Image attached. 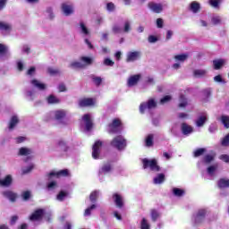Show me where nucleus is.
<instances>
[{
  "mask_svg": "<svg viewBox=\"0 0 229 229\" xmlns=\"http://www.w3.org/2000/svg\"><path fill=\"white\" fill-rule=\"evenodd\" d=\"M62 12L66 17L72 15V13H74V4L67 3L63 4Z\"/></svg>",
  "mask_w": 229,
  "mask_h": 229,
  "instance_id": "nucleus-9",
  "label": "nucleus"
},
{
  "mask_svg": "<svg viewBox=\"0 0 229 229\" xmlns=\"http://www.w3.org/2000/svg\"><path fill=\"white\" fill-rule=\"evenodd\" d=\"M221 123L224 124L225 128L229 127V116L228 115H222L221 116Z\"/></svg>",
  "mask_w": 229,
  "mask_h": 229,
  "instance_id": "nucleus-52",
  "label": "nucleus"
},
{
  "mask_svg": "<svg viewBox=\"0 0 229 229\" xmlns=\"http://www.w3.org/2000/svg\"><path fill=\"white\" fill-rule=\"evenodd\" d=\"M67 174H69L67 170H61L59 172H51L49 177L52 178V176H56V178H60V176H67Z\"/></svg>",
  "mask_w": 229,
  "mask_h": 229,
  "instance_id": "nucleus-34",
  "label": "nucleus"
},
{
  "mask_svg": "<svg viewBox=\"0 0 229 229\" xmlns=\"http://www.w3.org/2000/svg\"><path fill=\"white\" fill-rule=\"evenodd\" d=\"M181 130L184 135H191L194 130L192 129V126L187 124V123H182L181 125Z\"/></svg>",
  "mask_w": 229,
  "mask_h": 229,
  "instance_id": "nucleus-27",
  "label": "nucleus"
},
{
  "mask_svg": "<svg viewBox=\"0 0 229 229\" xmlns=\"http://www.w3.org/2000/svg\"><path fill=\"white\" fill-rule=\"evenodd\" d=\"M219 165L217 164L209 165L207 169L208 174L209 176H214L216 174V172L217 171Z\"/></svg>",
  "mask_w": 229,
  "mask_h": 229,
  "instance_id": "nucleus-35",
  "label": "nucleus"
},
{
  "mask_svg": "<svg viewBox=\"0 0 229 229\" xmlns=\"http://www.w3.org/2000/svg\"><path fill=\"white\" fill-rule=\"evenodd\" d=\"M140 228L141 229H149L150 228L148 219L142 218L141 223H140Z\"/></svg>",
  "mask_w": 229,
  "mask_h": 229,
  "instance_id": "nucleus-54",
  "label": "nucleus"
},
{
  "mask_svg": "<svg viewBox=\"0 0 229 229\" xmlns=\"http://www.w3.org/2000/svg\"><path fill=\"white\" fill-rule=\"evenodd\" d=\"M78 30L79 33H81V35H83L84 37H89V35H90V30L83 21L79 22Z\"/></svg>",
  "mask_w": 229,
  "mask_h": 229,
  "instance_id": "nucleus-17",
  "label": "nucleus"
},
{
  "mask_svg": "<svg viewBox=\"0 0 229 229\" xmlns=\"http://www.w3.org/2000/svg\"><path fill=\"white\" fill-rule=\"evenodd\" d=\"M0 31H2L4 35H8V33L12 31V25L4 21H0Z\"/></svg>",
  "mask_w": 229,
  "mask_h": 229,
  "instance_id": "nucleus-22",
  "label": "nucleus"
},
{
  "mask_svg": "<svg viewBox=\"0 0 229 229\" xmlns=\"http://www.w3.org/2000/svg\"><path fill=\"white\" fill-rule=\"evenodd\" d=\"M148 40L149 44H155V43L158 42V38H157L156 36L150 35V36H148Z\"/></svg>",
  "mask_w": 229,
  "mask_h": 229,
  "instance_id": "nucleus-62",
  "label": "nucleus"
},
{
  "mask_svg": "<svg viewBox=\"0 0 229 229\" xmlns=\"http://www.w3.org/2000/svg\"><path fill=\"white\" fill-rule=\"evenodd\" d=\"M179 102V108H185L188 105L187 98L183 95L180 96Z\"/></svg>",
  "mask_w": 229,
  "mask_h": 229,
  "instance_id": "nucleus-44",
  "label": "nucleus"
},
{
  "mask_svg": "<svg viewBox=\"0 0 229 229\" xmlns=\"http://www.w3.org/2000/svg\"><path fill=\"white\" fill-rule=\"evenodd\" d=\"M112 31H113V33L117 35L119 33H123V28H121V25H119V24H114L112 27Z\"/></svg>",
  "mask_w": 229,
  "mask_h": 229,
  "instance_id": "nucleus-48",
  "label": "nucleus"
},
{
  "mask_svg": "<svg viewBox=\"0 0 229 229\" xmlns=\"http://www.w3.org/2000/svg\"><path fill=\"white\" fill-rule=\"evenodd\" d=\"M4 198L10 199L13 203L17 199V193L13 191L7 190L2 192Z\"/></svg>",
  "mask_w": 229,
  "mask_h": 229,
  "instance_id": "nucleus-21",
  "label": "nucleus"
},
{
  "mask_svg": "<svg viewBox=\"0 0 229 229\" xmlns=\"http://www.w3.org/2000/svg\"><path fill=\"white\" fill-rule=\"evenodd\" d=\"M35 165L33 164H30L27 167L22 168V174H28V173H31Z\"/></svg>",
  "mask_w": 229,
  "mask_h": 229,
  "instance_id": "nucleus-53",
  "label": "nucleus"
},
{
  "mask_svg": "<svg viewBox=\"0 0 229 229\" xmlns=\"http://www.w3.org/2000/svg\"><path fill=\"white\" fill-rule=\"evenodd\" d=\"M123 31V33H130V31H131V21H124Z\"/></svg>",
  "mask_w": 229,
  "mask_h": 229,
  "instance_id": "nucleus-41",
  "label": "nucleus"
},
{
  "mask_svg": "<svg viewBox=\"0 0 229 229\" xmlns=\"http://www.w3.org/2000/svg\"><path fill=\"white\" fill-rule=\"evenodd\" d=\"M205 123H207V113H203L198 117L196 120V126H198V128H201Z\"/></svg>",
  "mask_w": 229,
  "mask_h": 229,
  "instance_id": "nucleus-26",
  "label": "nucleus"
},
{
  "mask_svg": "<svg viewBox=\"0 0 229 229\" xmlns=\"http://www.w3.org/2000/svg\"><path fill=\"white\" fill-rule=\"evenodd\" d=\"M21 198L24 199V201H28V199L31 198V192L30 191H23L21 193Z\"/></svg>",
  "mask_w": 229,
  "mask_h": 229,
  "instance_id": "nucleus-59",
  "label": "nucleus"
},
{
  "mask_svg": "<svg viewBox=\"0 0 229 229\" xmlns=\"http://www.w3.org/2000/svg\"><path fill=\"white\" fill-rule=\"evenodd\" d=\"M106 9L107 10V12L112 13L113 12H115V4L112 2H109L106 4Z\"/></svg>",
  "mask_w": 229,
  "mask_h": 229,
  "instance_id": "nucleus-51",
  "label": "nucleus"
},
{
  "mask_svg": "<svg viewBox=\"0 0 229 229\" xmlns=\"http://www.w3.org/2000/svg\"><path fill=\"white\" fill-rule=\"evenodd\" d=\"M150 217H151L153 223H156V221H157L158 218L160 217V212H158L156 209H152L150 211Z\"/></svg>",
  "mask_w": 229,
  "mask_h": 229,
  "instance_id": "nucleus-40",
  "label": "nucleus"
},
{
  "mask_svg": "<svg viewBox=\"0 0 229 229\" xmlns=\"http://www.w3.org/2000/svg\"><path fill=\"white\" fill-rule=\"evenodd\" d=\"M69 67L71 69H83L85 68V64L80 61H73L70 64Z\"/></svg>",
  "mask_w": 229,
  "mask_h": 229,
  "instance_id": "nucleus-32",
  "label": "nucleus"
},
{
  "mask_svg": "<svg viewBox=\"0 0 229 229\" xmlns=\"http://www.w3.org/2000/svg\"><path fill=\"white\" fill-rule=\"evenodd\" d=\"M193 74L195 78H202V76H205L207 74L206 70H194Z\"/></svg>",
  "mask_w": 229,
  "mask_h": 229,
  "instance_id": "nucleus-46",
  "label": "nucleus"
},
{
  "mask_svg": "<svg viewBox=\"0 0 229 229\" xmlns=\"http://www.w3.org/2000/svg\"><path fill=\"white\" fill-rule=\"evenodd\" d=\"M21 53H24L25 55H30V53H31V47L30 45H23L21 47Z\"/></svg>",
  "mask_w": 229,
  "mask_h": 229,
  "instance_id": "nucleus-55",
  "label": "nucleus"
},
{
  "mask_svg": "<svg viewBox=\"0 0 229 229\" xmlns=\"http://www.w3.org/2000/svg\"><path fill=\"white\" fill-rule=\"evenodd\" d=\"M112 171V165L107 163L104 165L101 169L99 170V174H106V173H110Z\"/></svg>",
  "mask_w": 229,
  "mask_h": 229,
  "instance_id": "nucleus-37",
  "label": "nucleus"
},
{
  "mask_svg": "<svg viewBox=\"0 0 229 229\" xmlns=\"http://www.w3.org/2000/svg\"><path fill=\"white\" fill-rule=\"evenodd\" d=\"M30 85L31 87H33L34 89H37L38 90H46V89H47V85H46L45 83H43L42 81L37 80V79H33L30 81Z\"/></svg>",
  "mask_w": 229,
  "mask_h": 229,
  "instance_id": "nucleus-13",
  "label": "nucleus"
},
{
  "mask_svg": "<svg viewBox=\"0 0 229 229\" xmlns=\"http://www.w3.org/2000/svg\"><path fill=\"white\" fill-rule=\"evenodd\" d=\"M171 99H172L171 96L166 95L163 98H161L160 104L161 105H165V103H169V101H171Z\"/></svg>",
  "mask_w": 229,
  "mask_h": 229,
  "instance_id": "nucleus-61",
  "label": "nucleus"
},
{
  "mask_svg": "<svg viewBox=\"0 0 229 229\" xmlns=\"http://www.w3.org/2000/svg\"><path fill=\"white\" fill-rule=\"evenodd\" d=\"M4 55L7 57L10 56V53H8V47L0 44V58L4 60Z\"/></svg>",
  "mask_w": 229,
  "mask_h": 229,
  "instance_id": "nucleus-31",
  "label": "nucleus"
},
{
  "mask_svg": "<svg viewBox=\"0 0 229 229\" xmlns=\"http://www.w3.org/2000/svg\"><path fill=\"white\" fill-rule=\"evenodd\" d=\"M96 208V205L95 204H92L89 208H86L85 211H84V216H90L92 210H95Z\"/></svg>",
  "mask_w": 229,
  "mask_h": 229,
  "instance_id": "nucleus-56",
  "label": "nucleus"
},
{
  "mask_svg": "<svg viewBox=\"0 0 229 229\" xmlns=\"http://www.w3.org/2000/svg\"><path fill=\"white\" fill-rule=\"evenodd\" d=\"M92 81H93V83H95L97 85V87H99V85H101V83L103 81V79H101V77L93 76Z\"/></svg>",
  "mask_w": 229,
  "mask_h": 229,
  "instance_id": "nucleus-60",
  "label": "nucleus"
},
{
  "mask_svg": "<svg viewBox=\"0 0 229 229\" xmlns=\"http://www.w3.org/2000/svg\"><path fill=\"white\" fill-rule=\"evenodd\" d=\"M48 72L49 74H60V70H58L57 68H48Z\"/></svg>",
  "mask_w": 229,
  "mask_h": 229,
  "instance_id": "nucleus-64",
  "label": "nucleus"
},
{
  "mask_svg": "<svg viewBox=\"0 0 229 229\" xmlns=\"http://www.w3.org/2000/svg\"><path fill=\"white\" fill-rule=\"evenodd\" d=\"M142 56V53L140 51H134V52H128L127 53V57H126V62L131 63V62H137L139 58Z\"/></svg>",
  "mask_w": 229,
  "mask_h": 229,
  "instance_id": "nucleus-10",
  "label": "nucleus"
},
{
  "mask_svg": "<svg viewBox=\"0 0 229 229\" xmlns=\"http://www.w3.org/2000/svg\"><path fill=\"white\" fill-rule=\"evenodd\" d=\"M218 189H229V179L221 178L217 181Z\"/></svg>",
  "mask_w": 229,
  "mask_h": 229,
  "instance_id": "nucleus-25",
  "label": "nucleus"
},
{
  "mask_svg": "<svg viewBox=\"0 0 229 229\" xmlns=\"http://www.w3.org/2000/svg\"><path fill=\"white\" fill-rule=\"evenodd\" d=\"M205 151H207V149L199 148L193 152V157H201V155H203V153H205Z\"/></svg>",
  "mask_w": 229,
  "mask_h": 229,
  "instance_id": "nucleus-57",
  "label": "nucleus"
},
{
  "mask_svg": "<svg viewBox=\"0 0 229 229\" xmlns=\"http://www.w3.org/2000/svg\"><path fill=\"white\" fill-rule=\"evenodd\" d=\"M18 155H20V157H28V155H31V149L26 147H21L19 149Z\"/></svg>",
  "mask_w": 229,
  "mask_h": 229,
  "instance_id": "nucleus-36",
  "label": "nucleus"
},
{
  "mask_svg": "<svg viewBox=\"0 0 229 229\" xmlns=\"http://www.w3.org/2000/svg\"><path fill=\"white\" fill-rule=\"evenodd\" d=\"M199 8H201L199 3L196 1L191 2L190 4V11L192 12V13H198V12H199Z\"/></svg>",
  "mask_w": 229,
  "mask_h": 229,
  "instance_id": "nucleus-33",
  "label": "nucleus"
},
{
  "mask_svg": "<svg viewBox=\"0 0 229 229\" xmlns=\"http://www.w3.org/2000/svg\"><path fill=\"white\" fill-rule=\"evenodd\" d=\"M46 13L48 19H55V11L53 10V7H47L46 9Z\"/></svg>",
  "mask_w": 229,
  "mask_h": 229,
  "instance_id": "nucleus-49",
  "label": "nucleus"
},
{
  "mask_svg": "<svg viewBox=\"0 0 229 229\" xmlns=\"http://www.w3.org/2000/svg\"><path fill=\"white\" fill-rule=\"evenodd\" d=\"M81 62L84 64L86 67V65H91L92 62H94V59H92V57L82 56L81 57Z\"/></svg>",
  "mask_w": 229,
  "mask_h": 229,
  "instance_id": "nucleus-43",
  "label": "nucleus"
},
{
  "mask_svg": "<svg viewBox=\"0 0 229 229\" xmlns=\"http://www.w3.org/2000/svg\"><path fill=\"white\" fill-rule=\"evenodd\" d=\"M46 211L44 209H37L30 217V221H41Z\"/></svg>",
  "mask_w": 229,
  "mask_h": 229,
  "instance_id": "nucleus-15",
  "label": "nucleus"
},
{
  "mask_svg": "<svg viewBox=\"0 0 229 229\" xmlns=\"http://www.w3.org/2000/svg\"><path fill=\"white\" fill-rule=\"evenodd\" d=\"M164 182H165V174H158L153 179V183H155V185H160L161 183H164Z\"/></svg>",
  "mask_w": 229,
  "mask_h": 229,
  "instance_id": "nucleus-28",
  "label": "nucleus"
},
{
  "mask_svg": "<svg viewBox=\"0 0 229 229\" xmlns=\"http://www.w3.org/2000/svg\"><path fill=\"white\" fill-rule=\"evenodd\" d=\"M155 136L153 134H148L145 139L146 148H153Z\"/></svg>",
  "mask_w": 229,
  "mask_h": 229,
  "instance_id": "nucleus-30",
  "label": "nucleus"
},
{
  "mask_svg": "<svg viewBox=\"0 0 229 229\" xmlns=\"http://www.w3.org/2000/svg\"><path fill=\"white\" fill-rule=\"evenodd\" d=\"M82 121L84 123L85 131H90V130H92V118L90 117V114H84L82 117Z\"/></svg>",
  "mask_w": 229,
  "mask_h": 229,
  "instance_id": "nucleus-14",
  "label": "nucleus"
},
{
  "mask_svg": "<svg viewBox=\"0 0 229 229\" xmlns=\"http://www.w3.org/2000/svg\"><path fill=\"white\" fill-rule=\"evenodd\" d=\"M207 217V209L201 208L195 212L191 217V221L195 226L201 225Z\"/></svg>",
  "mask_w": 229,
  "mask_h": 229,
  "instance_id": "nucleus-2",
  "label": "nucleus"
},
{
  "mask_svg": "<svg viewBox=\"0 0 229 229\" xmlns=\"http://www.w3.org/2000/svg\"><path fill=\"white\" fill-rule=\"evenodd\" d=\"M55 149L59 153H64V155H67V153L71 151V147H69V144L64 140H58L55 142Z\"/></svg>",
  "mask_w": 229,
  "mask_h": 229,
  "instance_id": "nucleus-5",
  "label": "nucleus"
},
{
  "mask_svg": "<svg viewBox=\"0 0 229 229\" xmlns=\"http://www.w3.org/2000/svg\"><path fill=\"white\" fill-rule=\"evenodd\" d=\"M139 81H140V74L132 75L127 80V87H135Z\"/></svg>",
  "mask_w": 229,
  "mask_h": 229,
  "instance_id": "nucleus-18",
  "label": "nucleus"
},
{
  "mask_svg": "<svg viewBox=\"0 0 229 229\" xmlns=\"http://www.w3.org/2000/svg\"><path fill=\"white\" fill-rule=\"evenodd\" d=\"M141 162L143 164V169H149V171H153L154 173H158V171H160L158 161L155 158H143L141 159Z\"/></svg>",
  "mask_w": 229,
  "mask_h": 229,
  "instance_id": "nucleus-1",
  "label": "nucleus"
},
{
  "mask_svg": "<svg viewBox=\"0 0 229 229\" xmlns=\"http://www.w3.org/2000/svg\"><path fill=\"white\" fill-rule=\"evenodd\" d=\"M101 146H103V142L101 141H96L93 145L92 148V157L95 160H98L99 158V153L101 152Z\"/></svg>",
  "mask_w": 229,
  "mask_h": 229,
  "instance_id": "nucleus-11",
  "label": "nucleus"
},
{
  "mask_svg": "<svg viewBox=\"0 0 229 229\" xmlns=\"http://www.w3.org/2000/svg\"><path fill=\"white\" fill-rule=\"evenodd\" d=\"M19 116L17 115H13L9 121V124H8V129L10 131L14 130L15 126H17L19 124Z\"/></svg>",
  "mask_w": 229,
  "mask_h": 229,
  "instance_id": "nucleus-23",
  "label": "nucleus"
},
{
  "mask_svg": "<svg viewBox=\"0 0 229 229\" xmlns=\"http://www.w3.org/2000/svg\"><path fill=\"white\" fill-rule=\"evenodd\" d=\"M123 130L121 126V120L114 119L113 123L109 124L107 128L108 133H119Z\"/></svg>",
  "mask_w": 229,
  "mask_h": 229,
  "instance_id": "nucleus-6",
  "label": "nucleus"
},
{
  "mask_svg": "<svg viewBox=\"0 0 229 229\" xmlns=\"http://www.w3.org/2000/svg\"><path fill=\"white\" fill-rule=\"evenodd\" d=\"M157 107V102L154 99H149L148 103H142L140 106V114H144L146 110H151Z\"/></svg>",
  "mask_w": 229,
  "mask_h": 229,
  "instance_id": "nucleus-8",
  "label": "nucleus"
},
{
  "mask_svg": "<svg viewBox=\"0 0 229 229\" xmlns=\"http://www.w3.org/2000/svg\"><path fill=\"white\" fill-rule=\"evenodd\" d=\"M215 157L214 154L205 155L202 160L198 163V167H201V164H211V162H214Z\"/></svg>",
  "mask_w": 229,
  "mask_h": 229,
  "instance_id": "nucleus-20",
  "label": "nucleus"
},
{
  "mask_svg": "<svg viewBox=\"0 0 229 229\" xmlns=\"http://www.w3.org/2000/svg\"><path fill=\"white\" fill-rule=\"evenodd\" d=\"M98 196H99V191H95L91 192V194L89 195V200L91 201V203H96V200L98 199Z\"/></svg>",
  "mask_w": 229,
  "mask_h": 229,
  "instance_id": "nucleus-50",
  "label": "nucleus"
},
{
  "mask_svg": "<svg viewBox=\"0 0 229 229\" xmlns=\"http://www.w3.org/2000/svg\"><path fill=\"white\" fill-rule=\"evenodd\" d=\"M113 200L116 205L117 208H123V207H124V198H123L121 194L114 193Z\"/></svg>",
  "mask_w": 229,
  "mask_h": 229,
  "instance_id": "nucleus-12",
  "label": "nucleus"
},
{
  "mask_svg": "<svg viewBox=\"0 0 229 229\" xmlns=\"http://www.w3.org/2000/svg\"><path fill=\"white\" fill-rule=\"evenodd\" d=\"M69 196V192L65 191H61L57 195H56V199L57 201H65V199Z\"/></svg>",
  "mask_w": 229,
  "mask_h": 229,
  "instance_id": "nucleus-38",
  "label": "nucleus"
},
{
  "mask_svg": "<svg viewBox=\"0 0 229 229\" xmlns=\"http://www.w3.org/2000/svg\"><path fill=\"white\" fill-rule=\"evenodd\" d=\"M148 8L151 12H154V13H162L164 11V5H162V4L149 3Z\"/></svg>",
  "mask_w": 229,
  "mask_h": 229,
  "instance_id": "nucleus-16",
  "label": "nucleus"
},
{
  "mask_svg": "<svg viewBox=\"0 0 229 229\" xmlns=\"http://www.w3.org/2000/svg\"><path fill=\"white\" fill-rule=\"evenodd\" d=\"M189 59V54H180L174 56V64L172 65V69L174 71H178V69H182V64H184V62H187Z\"/></svg>",
  "mask_w": 229,
  "mask_h": 229,
  "instance_id": "nucleus-3",
  "label": "nucleus"
},
{
  "mask_svg": "<svg viewBox=\"0 0 229 229\" xmlns=\"http://www.w3.org/2000/svg\"><path fill=\"white\" fill-rule=\"evenodd\" d=\"M173 194L174 196H177L178 198H181V196H183V194H185V191L179 189V188H174Z\"/></svg>",
  "mask_w": 229,
  "mask_h": 229,
  "instance_id": "nucleus-47",
  "label": "nucleus"
},
{
  "mask_svg": "<svg viewBox=\"0 0 229 229\" xmlns=\"http://www.w3.org/2000/svg\"><path fill=\"white\" fill-rule=\"evenodd\" d=\"M111 146L119 151H122V149L126 148V139H124V136L123 135L116 136L111 141Z\"/></svg>",
  "mask_w": 229,
  "mask_h": 229,
  "instance_id": "nucleus-4",
  "label": "nucleus"
},
{
  "mask_svg": "<svg viewBox=\"0 0 229 229\" xmlns=\"http://www.w3.org/2000/svg\"><path fill=\"white\" fill-rule=\"evenodd\" d=\"M50 114L55 119V121H57L58 123H62L65 115H67V111L64 109H59V110L52 111Z\"/></svg>",
  "mask_w": 229,
  "mask_h": 229,
  "instance_id": "nucleus-7",
  "label": "nucleus"
},
{
  "mask_svg": "<svg viewBox=\"0 0 229 229\" xmlns=\"http://www.w3.org/2000/svg\"><path fill=\"white\" fill-rule=\"evenodd\" d=\"M211 22L217 26V24H221V16H213L211 19Z\"/></svg>",
  "mask_w": 229,
  "mask_h": 229,
  "instance_id": "nucleus-58",
  "label": "nucleus"
},
{
  "mask_svg": "<svg viewBox=\"0 0 229 229\" xmlns=\"http://www.w3.org/2000/svg\"><path fill=\"white\" fill-rule=\"evenodd\" d=\"M13 182V178H12V175H7L3 180L0 179V187H10Z\"/></svg>",
  "mask_w": 229,
  "mask_h": 229,
  "instance_id": "nucleus-24",
  "label": "nucleus"
},
{
  "mask_svg": "<svg viewBox=\"0 0 229 229\" xmlns=\"http://www.w3.org/2000/svg\"><path fill=\"white\" fill-rule=\"evenodd\" d=\"M215 83H220V85H225L226 80L223 78V75L219 74L214 77Z\"/></svg>",
  "mask_w": 229,
  "mask_h": 229,
  "instance_id": "nucleus-42",
  "label": "nucleus"
},
{
  "mask_svg": "<svg viewBox=\"0 0 229 229\" xmlns=\"http://www.w3.org/2000/svg\"><path fill=\"white\" fill-rule=\"evenodd\" d=\"M26 98H28V99H30V101H33L37 98V93L33 90H27Z\"/></svg>",
  "mask_w": 229,
  "mask_h": 229,
  "instance_id": "nucleus-45",
  "label": "nucleus"
},
{
  "mask_svg": "<svg viewBox=\"0 0 229 229\" xmlns=\"http://www.w3.org/2000/svg\"><path fill=\"white\" fill-rule=\"evenodd\" d=\"M47 104L48 105H56L58 103H60V100L58 98L55 97V95H50L47 98Z\"/></svg>",
  "mask_w": 229,
  "mask_h": 229,
  "instance_id": "nucleus-39",
  "label": "nucleus"
},
{
  "mask_svg": "<svg viewBox=\"0 0 229 229\" xmlns=\"http://www.w3.org/2000/svg\"><path fill=\"white\" fill-rule=\"evenodd\" d=\"M219 3H221V0H209V4L213 6V8H217Z\"/></svg>",
  "mask_w": 229,
  "mask_h": 229,
  "instance_id": "nucleus-63",
  "label": "nucleus"
},
{
  "mask_svg": "<svg viewBox=\"0 0 229 229\" xmlns=\"http://www.w3.org/2000/svg\"><path fill=\"white\" fill-rule=\"evenodd\" d=\"M96 105V101L93 98H82L79 100V106L81 108L85 106H94Z\"/></svg>",
  "mask_w": 229,
  "mask_h": 229,
  "instance_id": "nucleus-19",
  "label": "nucleus"
},
{
  "mask_svg": "<svg viewBox=\"0 0 229 229\" xmlns=\"http://www.w3.org/2000/svg\"><path fill=\"white\" fill-rule=\"evenodd\" d=\"M226 64V60L225 59H216L213 61L214 69L216 71H219Z\"/></svg>",
  "mask_w": 229,
  "mask_h": 229,
  "instance_id": "nucleus-29",
  "label": "nucleus"
}]
</instances>
